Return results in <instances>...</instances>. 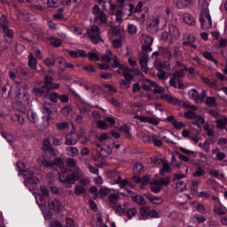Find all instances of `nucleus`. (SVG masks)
I'll list each match as a JSON object with an SVG mask.
<instances>
[{
    "label": "nucleus",
    "mask_w": 227,
    "mask_h": 227,
    "mask_svg": "<svg viewBox=\"0 0 227 227\" xmlns=\"http://www.w3.org/2000/svg\"><path fill=\"white\" fill-rule=\"evenodd\" d=\"M58 88H59V84L54 82V78L45 75L41 86L33 88V93H35V97H47L50 95V100L56 104L58 98H59V94H58V92H52L51 94V91H54V90H58Z\"/></svg>",
    "instance_id": "f257e3e1"
},
{
    "label": "nucleus",
    "mask_w": 227,
    "mask_h": 227,
    "mask_svg": "<svg viewBox=\"0 0 227 227\" xmlns=\"http://www.w3.org/2000/svg\"><path fill=\"white\" fill-rule=\"evenodd\" d=\"M200 22L201 24L202 29H210V27H212V18L210 17V12L208 11V2H207V0L202 3Z\"/></svg>",
    "instance_id": "f03ea898"
},
{
    "label": "nucleus",
    "mask_w": 227,
    "mask_h": 227,
    "mask_svg": "<svg viewBox=\"0 0 227 227\" xmlns=\"http://www.w3.org/2000/svg\"><path fill=\"white\" fill-rule=\"evenodd\" d=\"M0 27L3 29L4 33H5L4 38L7 43H12L13 42V30H11L8 27V20L6 16H2L0 18Z\"/></svg>",
    "instance_id": "7ed1b4c3"
},
{
    "label": "nucleus",
    "mask_w": 227,
    "mask_h": 227,
    "mask_svg": "<svg viewBox=\"0 0 227 227\" xmlns=\"http://www.w3.org/2000/svg\"><path fill=\"white\" fill-rule=\"evenodd\" d=\"M80 176L77 172H73L72 174L67 175V176H63L59 177V180L67 189H72V184H75L79 180Z\"/></svg>",
    "instance_id": "20e7f679"
},
{
    "label": "nucleus",
    "mask_w": 227,
    "mask_h": 227,
    "mask_svg": "<svg viewBox=\"0 0 227 227\" xmlns=\"http://www.w3.org/2000/svg\"><path fill=\"white\" fill-rule=\"evenodd\" d=\"M88 36L93 43H98V41L102 40L100 38V27L97 25H93L88 32Z\"/></svg>",
    "instance_id": "39448f33"
},
{
    "label": "nucleus",
    "mask_w": 227,
    "mask_h": 227,
    "mask_svg": "<svg viewBox=\"0 0 227 227\" xmlns=\"http://www.w3.org/2000/svg\"><path fill=\"white\" fill-rule=\"evenodd\" d=\"M48 205L49 207L57 214H59V212H61V208H63L61 201H59L58 199L48 200Z\"/></svg>",
    "instance_id": "423d86ee"
},
{
    "label": "nucleus",
    "mask_w": 227,
    "mask_h": 227,
    "mask_svg": "<svg viewBox=\"0 0 227 227\" xmlns=\"http://www.w3.org/2000/svg\"><path fill=\"white\" fill-rule=\"evenodd\" d=\"M48 106H51V104H46L43 107V113H46L48 115L46 117H43V129H47V127H49V121H51V114H52V111H51V108H49Z\"/></svg>",
    "instance_id": "0eeeda50"
},
{
    "label": "nucleus",
    "mask_w": 227,
    "mask_h": 227,
    "mask_svg": "<svg viewBox=\"0 0 227 227\" xmlns=\"http://www.w3.org/2000/svg\"><path fill=\"white\" fill-rule=\"evenodd\" d=\"M149 59H150V58L148 56V53H146V52H144L142 58L138 59V63H139L143 72H145V74L148 72Z\"/></svg>",
    "instance_id": "6e6552de"
},
{
    "label": "nucleus",
    "mask_w": 227,
    "mask_h": 227,
    "mask_svg": "<svg viewBox=\"0 0 227 227\" xmlns=\"http://www.w3.org/2000/svg\"><path fill=\"white\" fill-rule=\"evenodd\" d=\"M122 75L124 77V80H121V86L122 88H130V84H131V81L132 79H134V75H132L131 74L129 73H122Z\"/></svg>",
    "instance_id": "1a4fd4ad"
},
{
    "label": "nucleus",
    "mask_w": 227,
    "mask_h": 227,
    "mask_svg": "<svg viewBox=\"0 0 227 227\" xmlns=\"http://www.w3.org/2000/svg\"><path fill=\"white\" fill-rule=\"evenodd\" d=\"M161 98L163 100H167V102H168L169 104H174V106H180V104H182V101H179L178 98L171 95L164 94L161 96Z\"/></svg>",
    "instance_id": "9d476101"
},
{
    "label": "nucleus",
    "mask_w": 227,
    "mask_h": 227,
    "mask_svg": "<svg viewBox=\"0 0 227 227\" xmlns=\"http://www.w3.org/2000/svg\"><path fill=\"white\" fill-rule=\"evenodd\" d=\"M77 141L79 140L74 136V132L66 135V145H67V146L77 145Z\"/></svg>",
    "instance_id": "9b49d317"
},
{
    "label": "nucleus",
    "mask_w": 227,
    "mask_h": 227,
    "mask_svg": "<svg viewBox=\"0 0 227 227\" xmlns=\"http://www.w3.org/2000/svg\"><path fill=\"white\" fill-rule=\"evenodd\" d=\"M15 100L18 104H20V106H27V104H29V93L26 92L22 96L15 98Z\"/></svg>",
    "instance_id": "f8f14e48"
},
{
    "label": "nucleus",
    "mask_w": 227,
    "mask_h": 227,
    "mask_svg": "<svg viewBox=\"0 0 227 227\" xmlns=\"http://www.w3.org/2000/svg\"><path fill=\"white\" fill-rule=\"evenodd\" d=\"M145 198H147V200H149V201L151 203H153V205H160L164 201L162 200V198L155 197V196L152 195L151 193H145Z\"/></svg>",
    "instance_id": "ddd939ff"
},
{
    "label": "nucleus",
    "mask_w": 227,
    "mask_h": 227,
    "mask_svg": "<svg viewBox=\"0 0 227 227\" xmlns=\"http://www.w3.org/2000/svg\"><path fill=\"white\" fill-rule=\"evenodd\" d=\"M168 35L171 38H178L180 36V30L175 25L168 26Z\"/></svg>",
    "instance_id": "4468645a"
},
{
    "label": "nucleus",
    "mask_w": 227,
    "mask_h": 227,
    "mask_svg": "<svg viewBox=\"0 0 227 227\" xmlns=\"http://www.w3.org/2000/svg\"><path fill=\"white\" fill-rule=\"evenodd\" d=\"M16 84V92H15V98H19V97H22L25 93H27V90L22 89V84L19 82H15Z\"/></svg>",
    "instance_id": "2eb2a0df"
},
{
    "label": "nucleus",
    "mask_w": 227,
    "mask_h": 227,
    "mask_svg": "<svg viewBox=\"0 0 227 227\" xmlns=\"http://www.w3.org/2000/svg\"><path fill=\"white\" fill-rule=\"evenodd\" d=\"M38 182H40V180H38V177L32 176L25 177L24 184L25 185H36Z\"/></svg>",
    "instance_id": "dca6fc26"
},
{
    "label": "nucleus",
    "mask_w": 227,
    "mask_h": 227,
    "mask_svg": "<svg viewBox=\"0 0 227 227\" xmlns=\"http://www.w3.org/2000/svg\"><path fill=\"white\" fill-rule=\"evenodd\" d=\"M154 185H169L171 184V179L169 177H163L160 180H154L153 183Z\"/></svg>",
    "instance_id": "f3484780"
},
{
    "label": "nucleus",
    "mask_w": 227,
    "mask_h": 227,
    "mask_svg": "<svg viewBox=\"0 0 227 227\" xmlns=\"http://www.w3.org/2000/svg\"><path fill=\"white\" fill-rule=\"evenodd\" d=\"M132 201H134V203H137V205H140L142 207H145V205H146V200L141 195L132 196Z\"/></svg>",
    "instance_id": "a211bd4d"
},
{
    "label": "nucleus",
    "mask_w": 227,
    "mask_h": 227,
    "mask_svg": "<svg viewBox=\"0 0 227 227\" xmlns=\"http://www.w3.org/2000/svg\"><path fill=\"white\" fill-rule=\"evenodd\" d=\"M217 129H220L221 130L226 129L227 126V118L223 117L221 119H218L215 121Z\"/></svg>",
    "instance_id": "6ab92c4d"
},
{
    "label": "nucleus",
    "mask_w": 227,
    "mask_h": 227,
    "mask_svg": "<svg viewBox=\"0 0 227 227\" xmlns=\"http://www.w3.org/2000/svg\"><path fill=\"white\" fill-rule=\"evenodd\" d=\"M192 3V0H177L176 2V7L179 10H183V8H187L189 4Z\"/></svg>",
    "instance_id": "aec40b11"
},
{
    "label": "nucleus",
    "mask_w": 227,
    "mask_h": 227,
    "mask_svg": "<svg viewBox=\"0 0 227 227\" xmlns=\"http://www.w3.org/2000/svg\"><path fill=\"white\" fill-rule=\"evenodd\" d=\"M154 68H156V70H168V62H161L160 60H155Z\"/></svg>",
    "instance_id": "412c9836"
},
{
    "label": "nucleus",
    "mask_w": 227,
    "mask_h": 227,
    "mask_svg": "<svg viewBox=\"0 0 227 227\" xmlns=\"http://www.w3.org/2000/svg\"><path fill=\"white\" fill-rule=\"evenodd\" d=\"M141 43H144V45H152V43H153V37L143 34Z\"/></svg>",
    "instance_id": "4be33fe9"
},
{
    "label": "nucleus",
    "mask_w": 227,
    "mask_h": 227,
    "mask_svg": "<svg viewBox=\"0 0 227 227\" xmlns=\"http://www.w3.org/2000/svg\"><path fill=\"white\" fill-rule=\"evenodd\" d=\"M181 67H184V69L176 71L172 74V76H174L176 79H182V77L185 75V72H187V67H185L184 64H182Z\"/></svg>",
    "instance_id": "5701e85b"
},
{
    "label": "nucleus",
    "mask_w": 227,
    "mask_h": 227,
    "mask_svg": "<svg viewBox=\"0 0 227 227\" xmlns=\"http://www.w3.org/2000/svg\"><path fill=\"white\" fill-rule=\"evenodd\" d=\"M145 171V166L142 163H135L133 167V173L135 175H141Z\"/></svg>",
    "instance_id": "b1692460"
},
{
    "label": "nucleus",
    "mask_w": 227,
    "mask_h": 227,
    "mask_svg": "<svg viewBox=\"0 0 227 227\" xmlns=\"http://www.w3.org/2000/svg\"><path fill=\"white\" fill-rule=\"evenodd\" d=\"M36 59H35V56L33 55V53H30L28 55V67L29 68H31L32 70H35L36 68Z\"/></svg>",
    "instance_id": "393cba45"
},
{
    "label": "nucleus",
    "mask_w": 227,
    "mask_h": 227,
    "mask_svg": "<svg viewBox=\"0 0 227 227\" xmlns=\"http://www.w3.org/2000/svg\"><path fill=\"white\" fill-rule=\"evenodd\" d=\"M183 20L185 22V24H188L189 26H192L194 24V18L191 16L189 13H184L183 16Z\"/></svg>",
    "instance_id": "a878e982"
},
{
    "label": "nucleus",
    "mask_w": 227,
    "mask_h": 227,
    "mask_svg": "<svg viewBox=\"0 0 227 227\" xmlns=\"http://www.w3.org/2000/svg\"><path fill=\"white\" fill-rule=\"evenodd\" d=\"M171 164H172V166H176V168H183V169H185V171H187L189 169L187 165H182L181 162H178L176 160V157H175V155L172 156Z\"/></svg>",
    "instance_id": "bb28decb"
},
{
    "label": "nucleus",
    "mask_w": 227,
    "mask_h": 227,
    "mask_svg": "<svg viewBox=\"0 0 227 227\" xmlns=\"http://www.w3.org/2000/svg\"><path fill=\"white\" fill-rule=\"evenodd\" d=\"M146 26L150 33H157V31H159V27H156L155 23H153L152 20L147 21Z\"/></svg>",
    "instance_id": "cd10ccee"
},
{
    "label": "nucleus",
    "mask_w": 227,
    "mask_h": 227,
    "mask_svg": "<svg viewBox=\"0 0 227 227\" xmlns=\"http://www.w3.org/2000/svg\"><path fill=\"white\" fill-rule=\"evenodd\" d=\"M150 208H148L146 206H144L140 208V213L143 217V219H148L150 216Z\"/></svg>",
    "instance_id": "c85d7f7f"
},
{
    "label": "nucleus",
    "mask_w": 227,
    "mask_h": 227,
    "mask_svg": "<svg viewBox=\"0 0 227 227\" xmlns=\"http://www.w3.org/2000/svg\"><path fill=\"white\" fill-rule=\"evenodd\" d=\"M189 95H190L191 98L195 100L196 104H198V100H200V93H198V90H196L195 89H192L189 91Z\"/></svg>",
    "instance_id": "c756f323"
},
{
    "label": "nucleus",
    "mask_w": 227,
    "mask_h": 227,
    "mask_svg": "<svg viewBox=\"0 0 227 227\" xmlns=\"http://www.w3.org/2000/svg\"><path fill=\"white\" fill-rule=\"evenodd\" d=\"M112 208L116 214H119V215H123L125 214V209L121 207V204L112 206Z\"/></svg>",
    "instance_id": "7c9ffc66"
},
{
    "label": "nucleus",
    "mask_w": 227,
    "mask_h": 227,
    "mask_svg": "<svg viewBox=\"0 0 227 227\" xmlns=\"http://www.w3.org/2000/svg\"><path fill=\"white\" fill-rule=\"evenodd\" d=\"M111 194V189L107 187H103L99 190V198H106V196H109Z\"/></svg>",
    "instance_id": "2f4dec72"
},
{
    "label": "nucleus",
    "mask_w": 227,
    "mask_h": 227,
    "mask_svg": "<svg viewBox=\"0 0 227 227\" xmlns=\"http://www.w3.org/2000/svg\"><path fill=\"white\" fill-rule=\"evenodd\" d=\"M46 3L50 8H58L61 4L60 0H46Z\"/></svg>",
    "instance_id": "473e14b6"
},
{
    "label": "nucleus",
    "mask_w": 227,
    "mask_h": 227,
    "mask_svg": "<svg viewBox=\"0 0 227 227\" xmlns=\"http://www.w3.org/2000/svg\"><path fill=\"white\" fill-rule=\"evenodd\" d=\"M119 130L121 132H124V134L127 135V137H131L132 135H130V126H128L127 124H124L120 127Z\"/></svg>",
    "instance_id": "72a5a7b5"
},
{
    "label": "nucleus",
    "mask_w": 227,
    "mask_h": 227,
    "mask_svg": "<svg viewBox=\"0 0 227 227\" xmlns=\"http://www.w3.org/2000/svg\"><path fill=\"white\" fill-rule=\"evenodd\" d=\"M48 188L50 189L51 192H52V194H61L59 189L57 188L51 182L48 184Z\"/></svg>",
    "instance_id": "f704fd0d"
},
{
    "label": "nucleus",
    "mask_w": 227,
    "mask_h": 227,
    "mask_svg": "<svg viewBox=\"0 0 227 227\" xmlns=\"http://www.w3.org/2000/svg\"><path fill=\"white\" fill-rule=\"evenodd\" d=\"M43 150H49L50 152H54V148L51 146V141L49 139H44L43 142Z\"/></svg>",
    "instance_id": "c9c22d12"
},
{
    "label": "nucleus",
    "mask_w": 227,
    "mask_h": 227,
    "mask_svg": "<svg viewBox=\"0 0 227 227\" xmlns=\"http://www.w3.org/2000/svg\"><path fill=\"white\" fill-rule=\"evenodd\" d=\"M203 56H204V58H206V59H208V61H212L213 63L217 65V60L214 58V56L212 55V53L210 51H205L203 53Z\"/></svg>",
    "instance_id": "e433bc0d"
},
{
    "label": "nucleus",
    "mask_w": 227,
    "mask_h": 227,
    "mask_svg": "<svg viewBox=\"0 0 227 227\" xmlns=\"http://www.w3.org/2000/svg\"><path fill=\"white\" fill-rule=\"evenodd\" d=\"M87 57L89 58V59H90V61H100V57H98V54L93 51H90L87 54Z\"/></svg>",
    "instance_id": "4c0bfd02"
},
{
    "label": "nucleus",
    "mask_w": 227,
    "mask_h": 227,
    "mask_svg": "<svg viewBox=\"0 0 227 227\" xmlns=\"http://www.w3.org/2000/svg\"><path fill=\"white\" fill-rule=\"evenodd\" d=\"M128 33L131 35H136L137 33V27L134 24L128 25Z\"/></svg>",
    "instance_id": "58836bf2"
},
{
    "label": "nucleus",
    "mask_w": 227,
    "mask_h": 227,
    "mask_svg": "<svg viewBox=\"0 0 227 227\" xmlns=\"http://www.w3.org/2000/svg\"><path fill=\"white\" fill-rule=\"evenodd\" d=\"M120 195L113 193L108 197V201L110 203H113L114 205H116V201H118V200H120Z\"/></svg>",
    "instance_id": "ea45409f"
},
{
    "label": "nucleus",
    "mask_w": 227,
    "mask_h": 227,
    "mask_svg": "<svg viewBox=\"0 0 227 227\" xmlns=\"http://www.w3.org/2000/svg\"><path fill=\"white\" fill-rule=\"evenodd\" d=\"M97 17L99 19L101 24H106L107 22V15H106V12H100Z\"/></svg>",
    "instance_id": "a19ab883"
},
{
    "label": "nucleus",
    "mask_w": 227,
    "mask_h": 227,
    "mask_svg": "<svg viewBox=\"0 0 227 227\" xmlns=\"http://www.w3.org/2000/svg\"><path fill=\"white\" fill-rule=\"evenodd\" d=\"M27 118H28L29 121H31V123H36V121H37L36 114L34 112H28Z\"/></svg>",
    "instance_id": "79ce46f5"
},
{
    "label": "nucleus",
    "mask_w": 227,
    "mask_h": 227,
    "mask_svg": "<svg viewBox=\"0 0 227 227\" xmlns=\"http://www.w3.org/2000/svg\"><path fill=\"white\" fill-rule=\"evenodd\" d=\"M136 214H137V209H136L135 207L128 209L127 210L128 219H132V217H134Z\"/></svg>",
    "instance_id": "37998d69"
},
{
    "label": "nucleus",
    "mask_w": 227,
    "mask_h": 227,
    "mask_svg": "<svg viewBox=\"0 0 227 227\" xmlns=\"http://www.w3.org/2000/svg\"><path fill=\"white\" fill-rule=\"evenodd\" d=\"M193 120H194L195 123L197 124V127H200V124L203 125V123H205V119H203L201 117V115H195Z\"/></svg>",
    "instance_id": "c03bdc74"
},
{
    "label": "nucleus",
    "mask_w": 227,
    "mask_h": 227,
    "mask_svg": "<svg viewBox=\"0 0 227 227\" xmlns=\"http://www.w3.org/2000/svg\"><path fill=\"white\" fill-rule=\"evenodd\" d=\"M206 105L209 107H214V106H215V98L208 97L206 100Z\"/></svg>",
    "instance_id": "a18cd8bd"
},
{
    "label": "nucleus",
    "mask_w": 227,
    "mask_h": 227,
    "mask_svg": "<svg viewBox=\"0 0 227 227\" xmlns=\"http://www.w3.org/2000/svg\"><path fill=\"white\" fill-rule=\"evenodd\" d=\"M205 175V170L201 167H198L196 171L193 173V176L199 177L203 176Z\"/></svg>",
    "instance_id": "49530a36"
},
{
    "label": "nucleus",
    "mask_w": 227,
    "mask_h": 227,
    "mask_svg": "<svg viewBox=\"0 0 227 227\" xmlns=\"http://www.w3.org/2000/svg\"><path fill=\"white\" fill-rule=\"evenodd\" d=\"M184 116L188 119V120H194V118L196 117V113L193 111L189 110L188 112H186L184 114Z\"/></svg>",
    "instance_id": "de8ad7c7"
},
{
    "label": "nucleus",
    "mask_w": 227,
    "mask_h": 227,
    "mask_svg": "<svg viewBox=\"0 0 227 227\" xmlns=\"http://www.w3.org/2000/svg\"><path fill=\"white\" fill-rule=\"evenodd\" d=\"M173 127L174 129L180 130V129H184V127H185V124L182 121H174Z\"/></svg>",
    "instance_id": "09e8293b"
},
{
    "label": "nucleus",
    "mask_w": 227,
    "mask_h": 227,
    "mask_svg": "<svg viewBox=\"0 0 227 227\" xmlns=\"http://www.w3.org/2000/svg\"><path fill=\"white\" fill-rule=\"evenodd\" d=\"M56 127L58 130H65V129H68V123L67 122L57 123Z\"/></svg>",
    "instance_id": "8fccbe9b"
},
{
    "label": "nucleus",
    "mask_w": 227,
    "mask_h": 227,
    "mask_svg": "<svg viewBox=\"0 0 227 227\" xmlns=\"http://www.w3.org/2000/svg\"><path fill=\"white\" fill-rule=\"evenodd\" d=\"M28 75H30V77H33V74H31V73L24 70H20L18 74V77H20L21 79H24V77H27Z\"/></svg>",
    "instance_id": "3c124183"
},
{
    "label": "nucleus",
    "mask_w": 227,
    "mask_h": 227,
    "mask_svg": "<svg viewBox=\"0 0 227 227\" xmlns=\"http://www.w3.org/2000/svg\"><path fill=\"white\" fill-rule=\"evenodd\" d=\"M42 164L45 168H54V166H56V163L54 161H47V160H43L42 161Z\"/></svg>",
    "instance_id": "603ef678"
},
{
    "label": "nucleus",
    "mask_w": 227,
    "mask_h": 227,
    "mask_svg": "<svg viewBox=\"0 0 227 227\" xmlns=\"http://www.w3.org/2000/svg\"><path fill=\"white\" fill-rule=\"evenodd\" d=\"M44 63L47 67H54L56 60L52 58H48L44 60Z\"/></svg>",
    "instance_id": "864d4df0"
},
{
    "label": "nucleus",
    "mask_w": 227,
    "mask_h": 227,
    "mask_svg": "<svg viewBox=\"0 0 227 227\" xmlns=\"http://www.w3.org/2000/svg\"><path fill=\"white\" fill-rule=\"evenodd\" d=\"M85 191H86V189H84V187H82L81 185H76L74 192H75V194L79 195V194H84Z\"/></svg>",
    "instance_id": "5fc2aeb1"
},
{
    "label": "nucleus",
    "mask_w": 227,
    "mask_h": 227,
    "mask_svg": "<svg viewBox=\"0 0 227 227\" xmlns=\"http://www.w3.org/2000/svg\"><path fill=\"white\" fill-rule=\"evenodd\" d=\"M205 98H207V91L202 90V92L199 95V100H197V104H200V102H205Z\"/></svg>",
    "instance_id": "6e6d98bb"
},
{
    "label": "nucleus",
    "mask_w": 227,
    "mask_h": 227,
    "mask_svg": "<svg viewBox=\"0 0 227 227\" xmlns=\"http://www.w3.org/2000/svg\"><path fill=\"white\" fill-rule=\"evenodd\" d=\"M98 129H101L102 130H106V129H107V122H106L105 121H98Z\"/></svg>",
    "instance_id": "4d7b16f0"
},
{
    "label": "nucleus",
    "mask_w": 227,
    "mask_h": 227,
    "mask_svg": "<svg viewBox=\"0 0 227 227\" xmlns=\"http://www.w3.org/2000/svg\"><path fill=\"white\" fill-rule=\"evenodd\" d=\"M16 166H17V168H18V169H19L20 171H21L22 173L25 172V170H26V163L18 161V162L16 163Z\"/></svg>",
    "instance_id": "13d9d810"
},
{
    "label": "nucleus",
    "mask_w": 227,
    "mask_h": 227,
    "mask_svg": "<svg viewBox=\"0 0 227 227\" xmlns=\"http://www.w3.org/2000/svg\"><path fill=\"white\" fill-rule=\"evenodd\" d=\"M41 196H49V190L45 185L40 186Z\"/></svg>",
    "instance_id": "bf43d9fd"
},
{
    "label": "nucleus",
    "mask_w": 227,
    "mask_h": 227,
    "mask_svg": "<svg viewBox=\"0 0 227 227\" xmlns=\"http://www.w3.org/2000/svg\"><path fill=\"white\" fill-rule=\"evenodd\" d=\"M153 140V137H151L150 135L148 134H145L143 136V141L144 143H152Z\"/></svg>",
    "instance_id": "052dcab7"
},
{
    "label": "nucleus",
    "mask_w": 227,
    "mask_h": 227,
    "mask_svg": "<svg viewBox=\"0 0 227 227\" xmlns=\"http://www.w3.org/2000/svg\"><path fill=\"white\" fill-rule=\"evenodd\" d=\"M152 143L154 146H159V147L162 146V142L155 137H153V142Z\"/></svg>",
    "instance_id": "680f3d73"
},
{
    "label": "nucleus",
    "mask_w": 227,
    "mask_h": 227,
    "mask_svg": "<svg viewBox=\"0 0 227 227\" xmlns=\"http://www.w3.org/2000/svg\"><path fill=\"white\" fill-rule=\"evenodd\" d=\"M51 43L53 47H61V39H51Z\"/></svg>",
    "instance_id": "e2e57ef3"
},
{
    "label": "nucleus",
    "mask_w": 227,
    "mask_h": 227,
    "mask_svg": "<svg viewBox=\"0 0 227 227\" xmlns=\"http://www.w3.org/2000/svg\"><path fill=\"white\" fill-rule=\"evenodd\" d=\"M195 38L192 35H188L187 36V41H184L183 43L184 45H191V43H192V42H194Z\"/></svg>",
    "instance_id": "0e129e2a"
},
{
    "label": "nucleus",
    "mask_w": 227,
    "mask_h": 227,
    "mask_svg": "<svg viewBox=\"0 0 227 227\" xmlns=\"http://www.w3.org/2000/svg\"><path fill=\"white\" fill-rule=\"evenodd\" d=\"M148 182H150V175H146V176H143L141 178L140 184H142V185H146L148 184Z\"/></svg>",
    "instance_id": "69168bd1"
},
{
    "label": "nucleus",
    "mask_w": 227,
    "mask_h": 227,
    "mask_svg": "<svg viewBox=\"0 0 227 227\" xmlns=\"http://www.w3.org/2000/svg\"><path fill=\"white\" fill-rule=\"evenodd\" d=\"M23 176H25L26 178L29 177V176H35V172L33 170H27L26 169L25 172H23Z\"/></svg>",
    "instance_id": "338daca9"
},
{
    "label": "nucleus",
    "mask_w": 227,
    "mask_h": 227,
    "mask_svg": "<svg viewBox=\"0 0 227 227\" xmlns=\"http://www.w3.org/2000/svg\"><path fill=\"white\" fill-rule=\"evenodd\" d=\"M66 224H67V227H75V225L74 224V219L72 218H67L66 220Z\"/></svg>",
    "instance_id": "774afa93"
}]
</instances>
